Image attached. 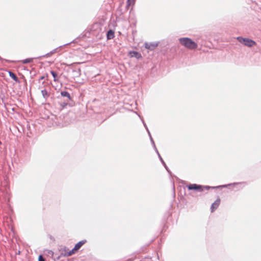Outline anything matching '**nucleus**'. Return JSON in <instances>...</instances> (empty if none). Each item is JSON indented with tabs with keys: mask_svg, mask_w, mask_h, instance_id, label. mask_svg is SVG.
<instances>
[{
	"mask_svg": "<svg viewBox=\"0 0 261 261\" xmlns=\"http://www.w3.org/2000/svg\"><path fill=\"white\" fill-rule=\"evenodd\" d=\"M179 40L183 46L188 48L193 49L197 47V44L189 38H181Z\"/></svg>",
	"mask_w": 261,
	"mask_h": 261,
	"instance_id": "1",
	"label": "nucleus"
},
{
	"mask_svg": "<svg viewBox=\"0 0 261 261\" xmlns=\"http://www.w3.org/2000/svg\"><path fill=\"white\" fill-rule=\"evenodd\" d=\"M237 40L241 43L243 44L244 45L248 47H252L256 45V42L250 39L243 38L242 37H237Z\"/></svg>",
	"mask_w": 261,
	"mask_h": 261,
	"instance_id": "2",
	"label": "nucleus"
},
{
	"mask_svg": "<svg viewBox=\"0 0 261 261\" xmlns=\"http://www.w3.org/2000/svg\"><path fill=\"white\" fill-rule=\"evenodd\" d=\"M211 188H214V187L209 186H202L195 184H190L188 186V189L189 190H196L199 191H202L204 190H208Z\"/></svg>",
	"mask_w": 261,
	"mask_h": 261,
	"instance_id": "3",
	"label": "nucleus"
},
{
	"mask_svg": "<svg viewBox=\"0 0 261 261\" xmlns=\"http://www.w3.org/2000/svg\"><path fill=\"white\" fill-rule=\"evenodd\" d=\"M86 240H84L81 241L76 244L74 247L71 250V253H73V254L76 253L81 247L86 243Z\"/></svg>",
	"mask_w": 261,
	"mask_h": 261,
	"instance_id": "4",
	"label": "nucleus"
},
{
	"mask_svg": "<svg viewBox=\"0 0 261 261\" xmlns=\"http://www.w3.org/2000/svg\"><path fill=\"white\" fill-rule=\"evenodd\" d=\"M86 240H84L81 241L76 244L74 247L71 250V253H73V254L76 253L81 247L86 243Z\"/></svg>",
	"mask_w": 261,
	"mask_h": 261,
	"instance_id": "5",
	"label": "nucleus"
},
{
	"mask_svg": "<svg viewBox=\"0 0 261 261\" xmlns=\"http://www.w3.org/2000/svg\"><path fill=\"white\" fill-rule=\"evenodd\" d=\"M61 254L64 257L71 256L73 253H71V250H69L66 247H64L61 249Z\"/></svg>",
	"mask_w": 261,
	"mask_h": 261,
	"instance_id": "6",
	"label": "nucleus"
},
{
	"mask_svg": "<svg viewBox=\"0 0 261 261\" xmlns=\"http://www.w3.org/2000/svg\"><path fill=\"white\" fill-rule=\"evenodd\" d=\"M220 199L218 198L214 203H212L211 207V212H214L218 207L220 205Z\"/></svg>",
	"mask_w": 261,
	"mask_h": 261,
	"instance_id": "7",
	"label": "nucleus"
},
{
	"mask_svg": "<svg viewBox=\"0 0 261 261\" xmlns=\"http://www.w3.org/2000/svg\"><path fill=\"white\" fill-rule=\"evenodd\" d=\"M158 46L157 44L146 42L145 43V47L148 49L153 50Z\"/></svg>",
	"mask_w": 261,
	"mask_h": 261,
	"instance_id": "8",
	"label": "nucleus"
},
{
	"mask_svg": "<svg viewBox=\"0 0 261 261\" xmlns=\"http://www.w3.org/2000/svg\"><path fill=\"white\" fill-rule=\"evenodd\" d=\"M129 55L130 57H135L136 58L139 59L142 58V56L141 54L136 51H131L129 52Z\"/></svg>",
	"mask_w": 261,
	"mask_h": 261,
	"instance_id": "9",
	"label": "nucleus"
},
{
	"mask_svg": "<svg viewBox=\"0 0 261 261\" xmlns=\"http://www.w3.org/2000/svg\"><path fill=\"white\" fill-rule=\"evenodd\" d=\"M114 32L111 30L107 32V37L108 40L112 39L114 37Z\"/></svg>",
	"mask_w": 261,
	"mask_h": 261,
	"instance_id": "10",
	"label": "nucleus"
},
{
	"mask_svg": "<svg viewBox=\"0 0 261 261\" xmlns=\"http://www.w3.org/2000/svg\"><path fill=\"white\" fill-rule=\"evenodd\" d=\"M9 74L10 76L12 79H13L16 82H17V83L19 82L18 77L16 76V75L14 73H13L11 71H9Z\"/></svg>",
	"mask_w": 261,
	"mask_h": 261,
	"instance_id": "11",
	"label": "nucleus"
},
{
	"mask_svg": "<svg viewBox=\"0 0 261 261\" xmlns=\"http://www.w3.org/2000/svg\"><path fill=\"white\" fill-rule=\"evenodd\" d=\"M41 93L44 98H46L49 97V94L46 90H43L41 91Z\"/></svg>",
	"mask_w": 261,
	"mask_h": 261,
	"instance_id": "12",
	"label": "nucleus"
},
{
	"mask_svg": "<svg viewBox=\"0 0 261 261\" xmlns=\"http://www.w3.org/2000/svg\"><path fill=\"white\" fill-rule=\"evenodd\" d=\"M50 73L51 74V75L53 76L54 77V80L55 82H57L58 81V79L57 78V74L56 72H55L54 71H50Z\"/></svg>",
	"mask_w": 261,
	"mask_h": 261,
	"instance_id": "13",
	"label": "nucleus"
},
{
	"mask_svg": "<svg viewBox=\"0 0 261 261\" xmlns=\"http://www.w3.org/2000/svg\"><path fill=\"white\" fill-rule=\"evenodd\" d=\"M21 62L23 64H27V63H31V62H33V59H32V58L27 59L21 61Z\"/></svg>",
	"mask_w": 261,
	"mask_h": 261,
	"instance_id": "14",
	"label": "nucleus"
},
{
	"mask_svg": "<svg viewBox=\"0 0 261 261\" xmlns=\"http://www.w3.org/2000/svg\"><path fill=\"white\" fill-rule=\"evenodd\" d=\"M61 95H62V96H65V97H70V94H69L68 92H67L66 91L62 92Z\"/></svg>",
	"mask_w": 261,
	"mask_h": 261,
	"instance_id": "15",
	"label": "nucleus"
},
{
	"mask_svg": "<svg viewBox=\"0 0 261 261\" xmlns=\"http://www.w3.org/2000/svg\"><path fill=\"white\" fill-rule=\"evenodd\" d=\"M38 261H45V260L42 255H39L38 258Z\"/></svg>",
	"mask_w": 261,
	"mask_h": 261,
	"instance_id": "16",
	"label": "nucleus"
},
{
	"mask_svg": "<svg viewBox=\"0 0 261 261\" xmlns=\"http://www.w3.org/2000/svg\"><path fill=\"white\" fill-rule=\"evenodd\" d=\"M58 48H56V49H55L54 50V52H53V53H57V52L58 51H57V50H58Z\"/></svg>",
	"mask_w": 261,
	"mask_h": 261,
	"instance_id": "17",
	"label": "nucleus"
},
{
	"mask_svg": "<svg viewBox=\"0 0 261 261\" xmlns=\"http://www.w3.org/2000/svg\"><path fill=\"white\" fill-rule=\"evenodd\" d=\"M127 2L129 4H130L131 0H127Z\"/></svg>",
	"mask_w": 261,
	"mask_h": 261,
	"instance_id": "18",
	"label": "nucleus"
},
{
	"mask_svg": "<svg viewBox=\"0 0 261 261\" xmlns=\"http://www.w3.org/2000/svg\"><path fill=\"white\" fill-rule=\"evenodd\" d=\"M44 79V76H42V77L40 78V79H41V80H42V79Z\"/></svg>",
	"mask_w": 261,
	"mask_h": 261,
	"instance_id": "19",
	"label": "nucleus"
},
{
	"mask_svg": "<svg viewBox=\"0 0 261 261\" xmlns=\"http://www.w3.org/2000/svg\"><path fill=\"white\" fill-rule=\"evenodd\" d=\"M1 144V142L0 141V145Z\"/></svg>",
	"mask_w": 261,
	"mask_h": 261,
	"instance_id": "20",
	"label": "nucleus"
}]
</instances>
